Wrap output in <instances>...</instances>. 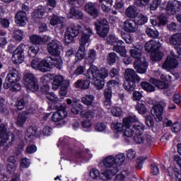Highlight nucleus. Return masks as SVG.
<instances>
[{"mask_svg":"<svg viewBox=\"0 0 181 181\" xmlns=\"http://www.w3.org/2000/svg\"><path fill=\"white\" fill-rule=\"evenodd\" d=\"M81 103L87 107H91L93 103H94V96L93 95H85L81 98Z\"/></svg>","mask_w":181,"mask_h":181,"instance_id":"37","label":"nucleus"},{"mask_svg":"<svg viewBox=\"0 0 181 181\" xmlns=\"http://www.w3.org/2000/svg\"><path fill=\"white\" fill-rule=\"evenodd\" d=\"M94 25L95 26L96 32L100 37H107L110 28H108V21L105 18H100L97 20Z\"/></svg>","mask_w":181,"mask_h":181,"instance_id":"7","label":"nucleus"},{"mask_svg":"<svg viewBox=\"0 0 181 181\" xmlns=\"http://www.w3.org/2000/svg\"><path fill=\"white\" fill-rule=\"evenodd\" d=\"M83 110H84V105L80 103H78L71 108V112H72V114L77 115L78 114L80 113V111H82Z\"/></svg>","mask_w":181,"mask_h":181,"instance_id":"51","label":"nucleus"},{"mask_svg":"<svg viewBox=\"0 0 181 181\" xmlns=\"http://www.w3.org/2000/svg\"><path fill=\"white\" fill-rule=\"evenodd\" d=\"M165 107H166V103L164 101H160L158 105H156L153 107L151 114L157 122H160V121L163 119L162 115L163 114V108H165Z\"/></svg>","mask_w":181,"mask_h":181,"instance_id":"12","label":"nucleus"},{"mask_svg":"<svg viewBox=\"0 0 181 181\" xmlns=\"http://www.w3.org/2000/svg\"><path fill=\"white\" fill-rule=\"evenodd\" d=\"M90 176L92 179H100V180H103V179H101V173H100V171L95 168H93L90 171Z\"/></svg>","mask_w":181,"mask_h":181,"instance_id":"50","label":"nucleus"},{"mask_svg":"<svg viewBox=\"0 0 181 181\" xmlns=\"http://www.w3.org/2000/svg\"><path fill=\"white\" fill-rule=\"evenodd\" d=\"M136 111H138L139 114L144 115V114H146L148 109H146V104L144 102L138 103L135 107Z\"/></svg>","mask_w":181,"mask_h":181,"instance_id":"40","label":"nucleus"},{"mask_svg":"<svg viewBox=\"0 0 181 181\" xmlns=\"http://www.w3.org/2000/svg\"><path fill=\"white\" fill-rule=\"evenodd\" d=\"M150 83L154 84V86H156L158 88H160V90H163L169 87V85L165 83V81H158L153 78L150 79Z\"/></svg>","mask_w":181,"mask_h":181,"instance_id":"38","label":"nucleus"},{"mask_svg":"<svg viewBox=\"0 0 181 181\" xmlns=\"http://www.w3.org/2000/svg\"><path fill=\"white\" fill-rule=\"evenodd\" d=\"M28 117L29 116L26 112H21L18 113L16 119V125L20 128H22V127L25 125V122H26V119H28Z\"/></svg>","mask_w":181,"mask_h":181,"instance_id":"28","label":"nucleus"},{"mask_svg":"<svg viewBox=\"0 0 181 181\" xmlns=\"http://www.w3.org/2000/svg\"><path fill=\"white\" fill-rule=\"evenodd\" d=\"M147 158H148V156H140L137 158L136 164V169L140 170L142 168V166H144V162H145V160H146Z\"/></svg>","mask_w":181,"mask_h":181,"instance_id":"53","label":"nucleus"},{"mask_svg":"<svg viewBox=\"0 0 181 181\" xmlns=\"http://www.w3.org/2000/svg\"><path fill=\"white\" fill-rule=\"evenodd\" d=\"M23 33V31L21 30H15L13 33V37L18 42H22V40H23V37L25 36Z\"/></svg>","mask_w":181,"mask_h":181,"instance_id":"43","label":"nucleus"},{"mask_svg":"<svg viewBox=\"0 0 181 181\" xmlns=\"http://www.w3.org/2000/svg\"><path fill=\"white\" fill-rule=\"evenodd\" d=\"M181 11V2L179 1H169L166 6L168 15H175L176 12Z\"/></svg>","mask_w":181,"mask_h":181,"instance_id":"19","label":"nucleus"},{"mask_svg":"<svg viewBox=\"0 0 181 181\" xmlns=\"http://www.w3.org/2000/svg\"><path fill=\"white\" fill-rule=\"evenodd\" d=\"M103 165L107 168L104 171L101 173L100 179L103 181L111 180L113 176H115L118 173L119 169L115 164V158L112 156H108L103 160Z\"/></svg>","mask_w":181,"mask_h":181,"instance_id":"3","label":"nucleus"},{"mask_svg":"<svg viewBox=\"0 0 181 181\" xmlns=\"http://www.w3.org/2000/svg\"><path fill=\"white\" fill-rule=\"evenodd\" d=\"M46 13V8L45 7H39L37 9H35L34 12L33 13V18L35 22L37 21V19H42V17L43 15Z\"/></svg>","mask_w":181,"mask_h":181,"instance_id":"30","label":"nucleus"},{"mask_svg":"<svg viewBox=\"0 0 181 181\" xmlns=\"http://www.w3.org/2000/svg\"><path fill=\"white\" fill-rule=\"evenodd\" d=\"M26 135L28 138H37L39 136V134H37V127L35 126H31L28 129H27Z\"/></svg>","mask_w":181,"mask_h":181,"instance_id":"39","label":"nucleus"},{"mask_svg":"<svg viewBox=\"0 0 181 181\" xmlns=\"http://www.w3.org/2000/svg\"><path fill=\"white\" fill-rule=\"evenodd\" d=\"M64 21V17H59V16L53 14L50 19V24L52 26H57L59 29H63L66 25Z\"/></svg>","mask_w":181,"mask_h":181,"instance_id":"22","label":"nucleus"},{"mask_svg":"<svg viewBox=\"0 0 181 181\" xmlns=\"http://www.w3.org/2000/svg\"><path fill=\"white\" fill-rule=\"evenodd\" d=\"M124 13L129 19H135L139 15L138 8L135 5H131L125 9Z\"/></svg>","mask_w":181,"mask_h":181,"instance_id":"27","label":"nucleus"},{"mask_svg":"<svg viewBox=\"0 0 181 181\" xmlns=\"http://www.w3.org/2000/svg\"><path fill=\"white\" fill-rule=\"evenodd\" d=\"M123 27L125 32L128 33H135L138 30V24L135 20L128 18L123 23Z\"/></svg>","mask_w":181,"mask_h":181,"instance_id":"18","label":"nucleus"},{"mask_svg":"<svg viewBox=\"0 0 181 181\" xmlns=\"http://www.w3.org/2000/svg\"><path fill=\"white\" fill-rule=\"evenodd\" d=\"M28 21V14L23 11H18L15 16V22L19 26H25Z\"/></svg>","mask_w":181,"mask_h":181,"instance_id":"23","label":"nucleus"},{"mask_svg":"<svg viewBox=\"0 0 181 181\" xmlns=\"http://www.w3.org/2000/svg\"><path fill=\"white\" fill-rule=\"evenodd\" d=\"M97 59V52L94 49H90L88 51L86 55V60H87L89 64H93Z\"/></svg>","mask_w":181,"mask_h":181,"instance_id":"33","label":"nucleus"},{"mask_svg":"<svg viewBox=\"0 0 181 181\" xmlns=\"http://www.w3.org/2000/svg\"><path fill=\"white\" fill-rule=\"evenodd\" d=\"M160 46H162V45L159 40H151L146 43L144 49L148 53H153L157 52V50H159L160 49Z\"/></svg>","mask_w":181,"mask_h":181,"instance_id":"16","label":"nucleus"},{"mask_svg":"<svg viewBox=\"0 0 181 181\" xmlns=\"http://www.w3.org/2000/svg\"><path fill=\"white\" fill-rule=\"evenodd\" d=\"M151 53L152 62H159V60H162V57H163V52L155 51V52Z\"/></svg>","mask_w":181,"mask_h":181,"instance_id":"49","label":"nucleus"},{"mask_svg":"<svg viewBox=\"0 0 181 181\" xmlns=\"http://www.w3.org/2000/svg\"><path fill=\"white\" fill-rule=\"evenodd\" d=\"M161 3L162 0H153L152 3L150 4V10L156 11V9H158V6H159Z\"/></svg>","mask_w":181,"mask_h":181,"instance_id":"61","label":"nucleus"},{"mask_svg":"<svg viewBox=\"0 0 181 181\" xmlns=\"http://www.w3.org/2000/svg\"><path fill=\"white\" fill-rule=\"evenodd\" d=\"M25 105H26V102L23 98L18 99L15 104V107L17 108V110L20 111H22V110L25 108Z\"/></svg>","mask_w":181,"mask_h":181,"instance_id":"52","label":"nucleus"},{"mask_svg":"<svg viewBox=\"0 0 181 181\" xmlns=\"http://www.w3.org/2000/svg\"><path fill=\"white\" fill-rule=\"evenodd\" d=\"M99 4H101L103 12H110L111 11L110 6H112V0H99Z\"/></svg>","mask_w":181,"mask_h":181,"instance_id":"36","label":"nucleus"},{"mask_svg":"<svg viewBox=\"0 0 181 181\" xmlns=\"http://www.w3.org/2000/svg\"><path fill=\"white\" fill-rule=\"evenodd\" d=\"M136 83H138V81H126L124 82L123 87L126 91L131 92L134 91L135 88H136Z\"/></svg>","mask_w":181,"mask_h":181,"instance_id":"35","label":"nucleus"},{"mask_svg":"<svg viewBox=\"0 0 181 181\" xmlns=\"http://www.w3.org/2000/svg\"><path fill=\"white\" fill-rule=\"evenodd\" d=\"M69 18H73V16H75L76 19H83L84 17V13L80 10L76 9V8L72 7L70 9L69 11Z\"/></svg>","mask_w":181,"mask_h":181,"instance_id":"34","label":"nucleus"},{"mask_svg":"<svg viewBox=\"0 0 181 181\" xmlns=\"http://www.w3.org/2000/svg\"><path fill=\"white\" fill-rule=\"evenodd\" d=\"M167 29L170 32L176 33L177 32V24L175 22H172L167 25Z\"/></svg>","mask_w":181,"mask_h":181,"instance_id":"63","label":"nucleus"},{"mask_svg":"<svg viewBox=\"0 0 181 181\" xmlns=\"http://www.w3.org/2000/svg\"><path fill=\"white\" fill-rule=\"evenodd\" d=\"M141 86L144 90H145L146 91H148V93H152V91H155V86H153L149 83L141 82Z\"/></svg>","mask_w":181,"mask_h":181,"instance_id":"48","label":"nucleus"},{"mask_svg":"<svg viewBox=\"0 0 181 181\" xmlns=\"http://www.w3.org/2000/svg\"><path fill=\"white\" fill-rule=\"evenodd\" d=\"M25 45L21 44L14 51L12 56V62L14 64H21L25 60Z\"/></svg>","mask_w":181,"mask_h":181,"instance_id":"11","label":"nucleus"},{"mask_svg":"<svg viewBox=\"0 0 181 181\" xmlns=\"http://www.w3.org/2000/svg\"><path fill=\"white\" fill-rule=\"evenodd\" d=\"M146 34L147 35V36H148V37H158V36H159V33L156 30V29H152L149 27H147L146 28Z\"/></svg>","mask_w":181,"mask_h":181,"instance_id":"46","label":"nucleus"},{"mask_svg":"<svg viewBox=\"0 0 181 181\" xmlns=\"http://www.w3.org/2000/svg\"><path fill=\"white\" fill-rule=\"evenodd\" d=\"M148 22V17L144 14H140L137 18V25L141 26V25H145Z\"/></svg>","mask_w":181,"mask_h":181,"instance_id":"56","label":"nucleus"},{"mask_svg":"<svg viewBox=\"0 0 181 181\" xmlns=\"http://www.w3.org/2000/svg\"><path fill=\"white\" fill-rule=\"evenodd\" d=\"M20 80L19 71L16 69L13 68L8 71V74L6 77V81L4 83V88L8 90V88H11L12 84L18 83Z\"/></svg>","mask_w":181,"mask_h":181,"instance_id":"8","label":"nucleus"},{"mask_svg":"<svg viewBox=\"0 0 181 181\" xmlns=\"http://www.w3.org/2000/svg\"><path fill=\"white\" fill-rule=\"evenodd\" d=\"M52 67L54 66L56 69H58V70H62V69H63V59L60 57L52 58Z\"/></svg>","mask_w":181,"mask_h":181,"instance_id":"45","label":"nucleus"},{"mask_svg":"<svg viewBox=\"0 0 181 181\" xmlns=\"http://www.w3.org/2000/svg\"><path fill=\"white\" fill-rule=\"evenodd\" d=\"M168 173L170 177H173V176H175V177H177V179H178L179 176L180 175V174H179V173L177 171H176V170H175V168H171V167L168 168Z\"/></svg>","mask_w":181,"mask_h":181,"instance_id":"62","label":"nucleus"},{"mask_svg":"<svg viewBox=\"0 0 181 181\" xmlns=\"http://www.w3.org/2000/svg\"><path fill=\"white\" fill-rule=\"evenodd\" d=\"M85 11L93 16V18H97L98 16V9L95 7V4L89 2L85 5Z\"/></svg>","mask_w":181,"mask_h":181,"instance_id":"26","label":"nucleus"},{"mask_svg":"<svg viewBox=\"0 0 181 181\" xmlns=\"http://www.w3.org/2000/svg\"><path fill=\"white\" fill-rule=\"evenodd\" d=\"M113 52H116L122 57H125L127 54V49H125V43L122 40H118L117 45L112 47Z\"/></svg>","mask_w":181,"mask_h":181,"instance_id":"24","label":"nucleus"},{"mask_svg":"<svg viewBox=\"0 0 181 181\" xmlns=\"http://www.w3.org/2000/svg\"><path fill=\"white\" fill-rule=\"evenodd\" d=\"M134 67L139 74H145L148 70V62L146 59H141L140 61L134 62Z\"/></svg>","mask_w":181,"mask_h":181,"instance_id":"17","label":"nucleus"},{"mask_svg":"<svg viewBox=\"0 0 181 181\" xmlns=\"http://www.w3.org/2000/svg\"><path fill=\"white\" fill-rule=\"evenodd\" d=\"M118 59H119V57L116 54L115 52L109 53L107 57V64H114V63H115Z\"/></svg>","mask_w":181,"mask_h":181,"instance_id":"44","label":"nucleus"},{"mask_svg":"<svg viewBox=\"0 0 181 181\" xmlns=\"http://www.w3.org/2000/svg\"><path fill=\"white\" fill-rule=\"evenodd\" d=\"M66 117H67L66 104H62L58 107L57 111L52 115V119L54 122H59L63 121Z\"/></svg>","mask_w":181,"mask_h":181,"instance_id":"13","label":"nucleus"},{"mask_svg":"<svg viewBox=\"0 0 181 181\" xmlns=\"http://www.w3.org/2000/svg\"><path fill=\"white\" fill-rule=\"evenodd\" d=\"M130 56L135 59V62H139L144 60L145 58H142V48L139 47H133L129 50Z\"/></svg>","mask_w":181,"mask_h":181,"instance_id":"25","label":"nucleus"},{"mask_svg":"<svg viewBox=\"0 0 181 181\" xmlns=\"http://www.w3.org/2000/svg\"><path fill=\"white\" fill-rule=\"evenodd\" d=\"M62 42L57 40H52L47 45V52L51 56L59 57L62 53Z\"/></svg>","mask_w":181,"mask_h":181,"instance_id":"10","label":"nucleus"},{"mask_svg":"<svg viewBox=\"0 0 181 181\" xmlns=\"http://www.w3.org/2000/svg\"><path fill=\"white\" fill-rule=\"evenodd\" d=\"M136 122V117L135 116H129L124 118L123 120L125 129H123V135L127 138H131L134 136V129L132 128V124Z\"/></svg>","mask_w":181,"mask_h":181,"instance_id":"9","label":"nucleus"},{"mask_svg":"<svg viewBox=\"0 0 181 181\" xmlns=\"http://www.w3.org/2000/svg\"><path fill=\"white\" fill-rule=\"evenodd\" d=\"M60 86V95L64 97L67 94V90L69 89V87H70V81L64 80L62 76H55L52 83L53 90H57Z\"/></svg>","mask_w":181,"mask_h":181,"instance_id":"5","label":"nucleus"},{"mask_svg":"<svg viewBox=\"0 0 181 181\" xmlns=\"http://www.w3.org/2000/svg\"><path fill=\"white\" fill-rule=\"evenodd\" d=\"M169 42L170 45H173V46H181V33L171 35Z\"/></svg>","mask_w":181,"mask_h":181,"instance_id":"32","label":"nucleus"},{"mask_svg":"<svg viewBox=\"0 0 181 181\" xmlns=\"http://www.w3.org/2000/svg\"><path fill=\"white\" fill-rule=\"evenodd\" d=\"M109 71L107 68H101L100 70L97 69V66L91 65L88 70L87 76L88 78L94 80V85L98 90H102L105 85L104 78L108 77Z\"/></svg>","mask_w":181,"mask_h":181,"instance_id":"2","label":"nucleus"},{"mask_svg":"<svg viewBox=\"0 0 181 181\" xmlns=\"http://www.w3.org/2000/svg\"><path fill=\"white\" fill-rule=\"evenodd\" d=\"M149 2H151V0H134V4L139 8H144V6H146Z\"/></svg>","mask_w":181,"mask_h":181,"instance_id":"55","label":"nucleus"},{"mask_svg":"<svg viewBox=\"0 0 181 181\" xmlns=\"http://www.w3.org/2000/svg\"><path fill=\"white\" fill-rule=\"evenodd\" d=\"M124 80L126 81H137V83H139L141 81V77L138 76L135 70L129 68L124 71Z\"/></svg>","mask_w":181,"mask_h":181,"instance_id":"20","label":"nucleus"},{"mask_svg":"<svg viewBox=\"0 0 181 181\" xmlns=\"http://www.w3.org/2000/svg\"><path fill=\"white\" fill-rule=\"evenodd\" d=\"M107 42L110 46H114L115 43H118V38H117L115 35H110L107 38Z\"/></svg>","mask_w":181,"mask_h":181,"instance_id":"60","label":"nucleus"},{"mask_svg":"<svg viewBox=\"0 0 181 181\" xmlns=\"http://www.w3.org/2000/svg\"><path fill=\"white\" fill-rule=\"evenodd\" d=\"M132 127L133 128L134 136H141L144 134V131H145V125L142 123L132 124Z\"/></svg>","mask_w":181,"mask_h":181,"instance_id":"29","label":"nucleus"},{"mask_svg":"<svg viewBox=\"0 0 181 181\" xmlns=\"http://www.w3.org/2000/svg\"><path fill=\"white\" fill-rule=\"evenodd\" d=\"M111 113L114 117H121V115L122 114V110H121V107H112L111 109Z\"/></svg>","mask_w":181,"mask_h":181,"instance_id":"57","label":"nucleus"},{"mask_svg":"<svg viewBox=\"0 0 181 181\" xmlns=\"http://www.w3.org/2000/svg\"><path fill=\"white\" fill-rule=\"evenodd\" d=\"M8 124H0V146L4 145V148L6 151L9 149V146H12V142L15 139L13 132H8Z\"/></svg>","mask_w":181,"mask_h":181,"instance_id":"4","label":"nucleus"},{"mask_svg":"<svg viewBox=\"0 0 181 181\" xmlns=\"http://www.w3.org/2000/svg\"><path fill=\"white\" fill-rule=\"evenodd\" d=\"M0 112L3 115H8L9 114V110L6 108V105H5V98L2 96H0Z\"/></svg>","mask_w":181,"mask_h":181,"instance_id":"42","label":"nucleus"},{"mask_svg":"<svg viewBox=\"0 0 181 181\" xmlns=\"http://www.w3.org/2000/svg\"><path fill=\"white\" fill-rule=\"evenodd\" d=\"M23 84L27 90L33 93L39 90V82L33 74L27 73L24 75Z\"/></svg>","mask_w":181,"mask_h":181,"instance_id":"6","label":"nucleus"},{"mask_svg":"<svg viewBox=\"0 0 181 181\" xmlns=\"http://www.w3.org/2000/svg\"><path fill=\"white\" fill-rule=\"evenodd\" d=\"M30 40L33 45H40L43 42V38L37 35H33L30 36Z\"/></svg>","mask_w":181,"mask_h":181,"instance_id":"47","label":"nucleus"},{"mask_svg":"<svg viewBox=\"0 0 181 181\" xmlns=\"http://www.w3.org/2000/svg\"><path fill=\"white\" fill-rule=\"evenodd\" d=\"M46 97L47 100L52 101V103H56L59 101V98H57V96H56V95L53 93H47Z\"/></svg>","mask_w":181,"mask_h":181,"instance_id":"64","label":"nucleus"},{"mask_svg":"<svg viewBox=\"0 0 181 181\" xmlns=\"http://www.w3.org/2000/svg\"><path fill=\"white\" fill-rule=\"evenodd\" d=\"M133 139L136 144H141V146L144 149L149 148L151 144H152V138L151 137V135L148 134L134 136Z\"/></svg>","mask_w":181,"mask_h":181,"instance_id":"15","label":"nucleus"},{"mask_svg":"<svg viewBox=\"0 0 181 181\" xmlns=\"http://www.w3.org/2000/svg\"><path fill=\"white\" fill-rule=\"evenodd\" d=\"M80 115L82 118H87L88 119H93L94 118V111L93 110H81L80 112Z\"/></svg>","mask_w":181,"mask_h":181,"instance_id":"41","label":"nucleus"},{"mask_svg":"<svg viewBox=\"0 0 181 181\" xmlns=\"http://www.w3.org/2000/svg\"><path fill=\"white\" fill-rule=\"evenodd\" d=\"M39 52V48L36 47H30L28 49V56L30 57H35L37 52Z\"/></svg>","mask_w":181,"mask_h":181,"instance_id":"59","label":"nucleus"},{"mask_svg":"<svg viewBox=\"0 0 181 181\" xmlns=\"http://www.w3.org/2000/svg\"><path fill=\"white\" fill-rule=\"evenodd\" d=\"M121 35H122V39L124 40L126 43H127L128 45H130V43H132V42H134V40L132 39V37L131 36V35L127 34L124 32H122Z\"/></svg>","mask_w":181,"mask_h":181,"instance_id":"58","label":"nucleus"},{"mask_svg":"<svg viewBox=\"0 0 181 181\" xmlns=\"http://www.w3.org/2000/svg\"><path fill=\"white\" fill-rule=\"evenodd\" d=\"M170 54L172 57H168L167 59L164 62L163 67L165 69V70H170V69H175L177 67L179 62L177 59H179V57L175 54L173 51L170 52Z\"/></svg>","mask_w":181,"mask_h":181,"instance_id":"14","label":"nucleus"},{"mask_svg":"<svg viewBox=\"0 0 181 181\" xmlns=\"http://www.w3.org/2000/svg\"><path fill=\"white\" fill-rule=\"evenodd\" d=\"M82 33V34L79 39V43L87 45V43L90 42L91 35H93V30H91V28L83 30V27L74 23L71 24L64 33L65 43L68 45L71 43V42L74 40V37H77L78 33Z\"/></svg>","mask_w":181,"mask_h":181,"instance_id":"1","label":"nucleus"},{"mask_svg":"<svg viewBox=\"0 0 181 181\" xmlns=\"http://www.w3.org/2000/svg\"><path fill=\"white\" fill-rule=\"evenodd\" d=\"M74 87H76V88H81V90H87V88L90 87V80H78L75 82Z\"/></svg>","mask_w":181,"mask_h":181,"instance_id":"31","label":"nucleus"},{"mask_svg":"<svg viewBox=\"0 0 181 181\" xmlns=\"http://www.w3.org/2000/svg\"><path fill=\"white\" fill-rule=\"evenodd\" d=\"M125 160V156L124 154H119L117 155L115 158V163L117 165V166H119L120 165H122L124 163V161Z\"/></svg>","mask_w":181,"mask_h":181,"instance_id":"54","label":"nucleus"},{"mask_svg":"<svg viewBox=\"0 0 181 181\" xmlns=\"http://www.w3.org/2000/svg\"><path fill=\"white\" fill-rule=\"evenodd\" d=\"M52 62H53V57H47L45 59L40 62V70L42 73L49 71L53 69Z\"/></svg>","mask_w":181,"mask_h":181,"instance_id":"21","label":"nucleus"}]
</instances>
